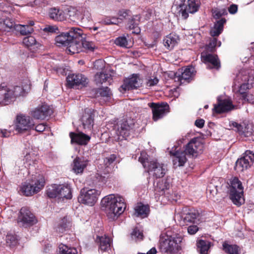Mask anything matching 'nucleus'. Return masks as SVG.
Returning <instances> with one entry per match:
<instances>
[{"label": "nucleus", "mask_w": 254, "mask_h": 254, "mask_svg": "<svg viewBox=\"0 0 254 254\" xmlns=\"http://www.w3.org/2000/svg\"><path fill=\"white\" fill-rule=\"evenodd\" d=\"M83 33L82 32L80 38H77V40H76V42H78V43H80L81 47L80 52L82 51L83 48L86 50L93 52L97 48L96 46L93 42L89 41L83 38Z\"/></svg>", "instance_id": "2f4dec72"}, {"label": "nucleus", "mask_w": 254, "mask_h": 254, "mask_svg": "<svg viewBox=\"0 0 254 254\" xmlns=\"http://www.w3.org/2000/svg\"><path fill=\"white\" fill-rule=\"evenodd\" d=\"M252 83L250 82L247 72L246 71L241 70L234 79L233 91L241 97L245 98L246 91L252 86Z\"/></svg>", "instance_id": "1a4fd4ad"}, {"label": "nucleus", "mask_w": 254, "mask_h": 254, "mask_svg": "<svg viewBox=\"0 0 254 254\" xmlns=\"http://www.w3.org/2000/svg\"><path fill=\"white\" fill-rule=\"evenodd\" d=\"M96 242L99 244V250L102 252L108 251L111 246V240L110 238L104 235V236H97Z\"/></svg>", "instance_id": "c756f323"}, {"label": "nucleus", "mask_w": 254, "mask_h": 254, "mask_svg": "<svg viewBox=\"0 0 254 254\" xmlns=\"http://www.w3.org/2000/svg\"><path fill=\"white\" fill-rule=\"evenodd\" d=\"M201 60L204 63L208 64L211 68L218 69L220 67V63L216 55L202 53Z\"/></svg>", "instance_id": "393cba45"}, {"label": "nucleus", "mask_w": 254, "mask_h": 254, "mask_svg": "<svg viewBox=\"0 0 254 254\" xmlns=\"http://www.w3.org/2000/svg\"><path fill=\"white\" fill-rule=\"evenodd\" d=\"M188 232L190 235H194L198 231V227L196 225H191L188 227Z\"/></svg>", "instance_id": "052dcab7"}, {"label": "nucleus", "mask_w": 254, "mask_h": 254, "mask_svg": "<svg viewBox=\"0 0 254 254\" xmlns=\"http://www.w3.org/2000/svg\"><path fill=\"white\" fill-rule=\"evenodd\" d=\"M155 190L156 194L159 195L158 199L163 203H166L167 201H177L180 197L174 192L170 180L168 179L159 181L155 186Z\"/></svg>", "instance_id": "423d86ee"}, {"label": "nucleus", "mask_w": 254, "mask_h": 254, "mask_svg": "<svg viewBox=\"0 0 254 254\" xmlns=\"http://www.w3.org/2000/svg\"><path fill=\"white\" fill-rule=\"evenodd\" d=\"M199 216V213L198 210L193 208H185L181 215L182 219L186 225H188V223H195Z\"/></svg>", "instance_id": "5701e85b"}, {"label": "nucleus", "mask_w": 254, "mask_h": 254, "mask_svg": "<svg viewBox=\"0 0 254 254\" xmlns=\"http://www.w3.org/2000/svg\"><path fill=\"white\" fill-rule=\"evenodd\" d=\"M148 106L152 109L153 119L157 121L163 118L169 112V106L167 103L158 104L155 103H149Z\"/></svg>", "instance_id": "6ab92c4d"}, {"label": "nucleus", "mask_w": 254, "mask_h": 254, "mask_svg": "<svg viewBox=\"0 0 254 254\" xmlns=\"http://www.w3.org/2000/svg\"><path fill=\"white\" fill-rule=\"evenodd\" d=\"M70 225L69 218L64 217L61 219L55 227L56 231L59 233H63L67 230Z\"/></svg>", "instance_id": "4c0bfd02"}, {"label": "nucleus", "mask_w": 254, "mask_h": 254, "mask_svg": "<svg viewBox=\"0 0 254 254\" xmlns=\"http://www.w3.org/2000/svg\"><path fill=\"white\" fill-rule=\"evenodd\" d=\"M223 249L225 252L228 254H240V248L235 245H229L226 243H224Z\"/></svg>", "instance_id": "49530a36"}, {"label": "nucleus", "mask_w": 254, "mask_h": 254, "mask_svg": "<svg viewBox=\"0 0 254 254\" xmlns=\"http://www.w3.org/2000/svg\"><path fill=\"white\" fill-rule=\"evenodd\" d=\"M46 129V125L44 124H39L35 126H34V129L37 132H42Z\"/></svg>", "instance_id": "0e129e2a"}, {"label": "nucleus", "mask_w": 254, "mask_h": 254, "mask_svg": "<svg viewBox=\"0 0 254 254\" xmlns=\"http://www.w3.org/2000/svg\"><path fill=\"white\" fill-rule=\"evenodd\" d=\"M204 124V121L203 119H198L195 122V125L199 128H201L203 127Z\"/></svg>", "instance_id": "69168bd1"}, {"label": "nucleus", "mask_w": 254, "mask_h": 254, "mask_svg": "<svg viewBox=\"0 0 254 254\" xmlns=\"http://www.w3.org/2000/svg\"><path fill=\"white\" fill-rule=\"evenodd\" d=\"M131 237L132 239L135 241L142 240L143 238V233L137 228H135L133 229V231L131 233Z\"/></svg>", "instance_id": "864d4df0"}, {"label": "nucleus", "mask_w": 254, "mask_h": 254, "mask_svg": "<svg viewBox=\"0 0 254 254\" xmlns=\"http://www.w3.org/2000/svg\"><path fill=\"white\" fill-rule=\"evenodd\" d=\"M159 79L156 77H149L146 79L145 85L147 87L154 86L158 84Z\"/></svg>", "instance_id": "4d7b16f0"}, {"label": "nucleus", "mask_w": 254, "mask_h": 254, "mask_svg": "<svg viewBox=\"0 0 254 254\" xmlns=\"http://www.w3.org/2000/svg\"><path fill=\"white\" fill-rule=\"evenodd\" d=\"M254 161V154L247 150L244 156L237 160L236 162L235 170L237 172H242L250 167Z\"/></svg>", "instance_id": "f3484780"}, {"label": "nucleus", "mask_w": 254, "mask_h": 254, "mask_svg": "<svg viewBox=\"0 0 254 254\" xmlns=\"http://www.w3.org/2000/svg\"><path fill=\"white\" fill-rule=\"evenodd\" d=\"M234 108L232 102L229 99L219 100L218 98V103L214 106L213 111L217 113H222L228 112Z\"/></svg>", "instance_id": "a878e982"}, {"label": "nucleus", "mask_w": 254, "mask_h": 254, "mask_svg": "<svg viewBox=\"0 0 254 254\" xmlns=\"http://www.w3.org/2000/svg\"><path fill=\"white\" fill-rule=\"evenodd\" d=\"M47 194L50 198H57L59 199H68L72 197L71 189L68 185H52L47 190Z\"/></svg>", "instance_id": "9b49d317"}, {"label": "nucleus", "mask_w": 254, "mask_h": 254, "mask_svg": "<svg viewBox=\"0 0 254 254\" xmlns=\"http://www.w3.org/2000/svg\"><path fill=\"white\" fill-rule=\"evenodd\" d=\"M43 0H34L33 1L30 2L28 4V5L32 7L35 6H42V5H43Z\"/></svg>", "instance_id": "e2e57ef3"}, {"label": "nucleus", "mask_w": 254, "mask_h": 254, "mask_svg": "<svg viewBox=\"0 0 254 254\" xmlns=\"http://www.w3.org/2000/svg\"><path fill=\"white\" fill-rule=\"evenodd\" d=\"M112 92L107 87L99 88L96 92V97H101L104 101L107 102L111 98Z\"/></svg>", "instance_id": "e433bc0d"}, {"label": "nucleus", "mask_w": 254, "mask_h": 254, "mask_svg": "<svg viewBox=\"0 0 254 254\" xmlns=\"http://www.w3.org/2000/svg\"><path fill=\"white\" fill-rule=\"evenodd\" d=\"M140 20V16L139 15L133 16L127 23V28L132 30V33L134 34L139 33L140 30L138 27Z\"/></svg>", "instance_id": "f704fd0d"}, {"label": "nucleus", "mask_w": 254, "mask_h": 254, "mask_svg": "<svg viewBox=\"0 0 254 254\" xmlns=\"http://www.w3.org/2000/svg\"><path fill=\"white\" fill-rule=\"evenodd\" d=\"M48 15L51 19L55 21H63L67 19L64 10L59 7H52L49 9Z\"/></svg>", "instance_id": "cd10ccee"}, {"label": "nucleus", "mask_w": 254, "mask_h": 254, "mask_svg": "<svg viewBox=\"0 0 254 254\" xmlns=\"http://www.w3.org/2000/svg\"><path fill=\"white\" fill-rule=\"evenodd\" d=\"M142 80L138 74H133L130 77L124 80L121 88L124 91L137 89L141 86Z\"/></svg>", "instance_id": "aec40b11"}, {"label": "nucleus", "mask_w": 254, "mask_h": 254, "mask_svg": "<svg viewBox=\"0 0 254 254\" xmlns=\"http://www.w3.org/2000/svg\"><path fill=\"white\" fill-rule=\"evenodd\" d=\"M230 198L234 204L240 206L244 203L243 187L239 179L234 177L230 180Z\"/></svg>", "instance_id": "9d476101"}, {"label": "nucleus", "mask_w": 254, "mask_h": 254, "mask_svg": "<svg viewBox=\"0 0 254 254\" xmlns=\"http://www.w3.org/2000/svg\"><path fill=\"white\" fill-rule=\"evenodd\" d=\"M30 90V83L26 80L20 85H0V104L8 105L16 98L24 96Z\"/></svg>", "instance_id": "20e7f679"}, {"label": "nucleus", "mask_w": 254, "mask_h": 254, "mask_svg": "<svg viewBox=\"0 0 254 254\" xmlns=\"http://www.w3.org/2000/svg\"><path fill=\"white\" fill-rule=\"evenodd\" d=\"M45 185V179L42 176H39L35 181L31 183L25 182L22 184L20 190L23 194L30 196L40 191Z\"/></svg>", "instance_id": "ddd939ff"}, {"label": "nucleus", "mask_w": 254, "mask_h": 254, "mask_svg": "<svg viewBox=\"0 0 254 254\" xmlns=\"http://www.w3.org/2000/svg\"><path fill=\"white\" fill-rule=\"evenodd\" d=\"M115 44L122 47H128V41L127 39V37L125 35L117 38L115 40Z\"/></svg>", "instance_id": "3c124183"}, {"label": "nucleus", "mask_w": 254, "mask_h": 254, "mask_svg": "<svg viewBox=\"0 0 254 254\" xmlns=\"http://www.w3.org/2000/svg\"><path fill=\"white\" fill-rule=\"evenodd\" d=\"M88 161L84 158L76 157L72 164V170L76 174H81L88 165Z\"/></svg>", "instance_id": "bb28decb"}, {"label": "nucleus", "mask_w": 254, "mask_h": 254, "mask_svg": "<svg viewBox=\"0 0 254 254\" xmlns=\"http://www.w3.org/2000/svg\"><path fill=\"white\" fill-rule=\"evenodd\" d=\"M34 126L33 120L27 115L18 114L14 121V128L18 133L34 129Z\"/></svg>", "instance_id": "f8f14e48"}, {"label": "nucleus", "mask_w": 254, "mask_h": 254, "mask_svg": "<svg viewBox=\"0 0 254 254\" xmlns=\"http://www.w3.org/2000/svg\"><path fill=\"white\" fill-rule=\"evenodd\" d=\"M23 154H25L24 159H23L24 168H28L33 166L36 161L37 157L32 149L29 148L28 150L26 149L23 151Z\"/></svg>", "instance_id": "c85d7f7f"}, {"label": "nucleus", "mask_w": 254, "mask_h": 254, "mask_svg": "<svg viewBox=\"0 0 254 254\" xmlns=\"http://www.w3.org/2000/svg\"><path fill=\"white\" fill-rule=\"evenodd\" d=\"M67 19L71 21L78 22L79 8L73 7H69L64 10Z\"/></svg>", "instance_id": "58836bf2"}, {"label": "nucleus", "mask_w": 254, "mask_h": 254, "mask_svg": "<svg viewBox=\"0 0 254 254\" xmlns=\"http://www.w3.org/2000/svg\"><path fill=\"white\" fill-rule=\"evenodd\" d=\"M67 84L70 87L81 85L85 86L88 83L87 78L83 74H70L66 77Z\"/></svg>", "instance_id": "412c9836"}, {"label": "nucleus", "mask_w": 254, "mask_h": 254, "mask_svg": "<svg viewBox=\"0 0 254 254\" xmlns=\"http://www.w3.org/2000/svg\"><path fill=\"white\" fill-rule=\"evenodd\" d=\"M232 127L236 128L237 130L240 134L243 135L245 136H248L252 134L251 131L247 130V127H244L243 125L239 124L235 122L231 123Z\"/></svg>", "instance_id": "c03bdc74"}, {"label": "nucleus", "mask_w": 254, "mask_h": 254, "mask_svg": "<svg viewBox=\"0 0 254 254\" xmlns=\"http://www.w3.org/2000/svg\"><path fill=\"white\" fill-rule=\"evenodd\" d=\"M104 24L106 25L118 24L121 21L118 18L115 17H106L103 20Z\"/></svg>", "instance_id": "6e6d98bb"}, {"label": "nucleus", "mask_w": 254, "mask_h": 254, "mask_svg": "<svg viewBox=\"0 0 254 254\" xmlns=\"http://www.w3.org/2000/svg\"><path fill=\"white\" fill-rule=\"evenodd\" d=\"M202 144L197 139H192L186 146L184 151L176 150V148L170 151L173 157V161L174 165L183 166L187 161L186 154L196 157L202 151Z\"/></svg>", "instance_id": "7ed1b4c3"}, {"label": "nucleus", "mask_w": 254, "mask_h": 254, "mask_svg": "<svg viewBox=\"0 0 254 254\" xmlns=\"http://www.w3.org/2000/svg\"><path fill=\"white\" fill-rule=\"evenodd\" d=\"M194 68L193 66H189L186 68L182 73L181 78L182 79L187 80L194 75Z\"/></svg>", "instance_id": "de8ad7c7"}, {"label": "nucleus", "mask_w": 254, "mask_h": 254, "mask_svg": "<svg viewBox=\"0 0 254 254\" xmlns=\"http://www.w3.org/2000/svg\"><path fill=\"white\" fill-rule=\"evenodd\" d=\"M186 0H176L172 7L174 13L186 19L189 13H194L198 11L200 5L199 0H188L187 4L185 3Z\"/></svg>", "instance_id": "39448f33"}, {"label": "nucleus", "mask_w": 254, "mask_h": 254, "mask_svg": "<svg viewBox=\"0 0 254 254\" xmlns=\"http://www.w3.org/2000/svg\"><path fill=\"white\" fill-rule=\"evenodd\" d=\"M182 237L179 235L161 236L159 241V248L162 252L167 254H175L181 249Z\"/></svg>", "instance_id": "6e6552de"}, {"label": "nucleus", "mask_w": 254, "mask_h": 254, "mask_svg": "<svg viewBox=\"0 0 254 254\" xmlns=\"http://www.w3.org/2000/svg\"><path fill=\"white\" fill-rule=\"evenodd\" d=\"M82 30L77 27H71L68 32H63L55 38V42L58 46L67 47L66 50L71 54L80 52L81 47L79 43L76 42L80 38Z\"/></svg>", "instance_id": "f257e3e1"}, {"label": "nucleus", "mask_w": 254, "mask_h": 254, "mask_svg": "<svg viewBox=\"0 0 254 254\" xmlns=\"http://www.w3.org/2000/svg\"><path fill=\"white\" fill-rule=\"evenodd\" d=\"M111 75L105 72L97 73L95 75V80L97 84H102L106 81L110 82Z\"/></svg>", "instance_id": "79ce46f5"}, {"label": "nucleus", "mask_w": 254, "mask_h": 254, "mask_svg": "<svg viewBox=\"0 0 254 254\" xmlns=\"http://www.w3.org/2000/svg\"><path fill=\"white\" fill-rule=\"evenodd\" d=\"M14 30L19 32L22 35L30 34L33 31V28L28 25L16 24L14 27Z\"/></svg>", "instance_id": "a18cd8bd"}, {"label": "nucleus", "mask_w": 254, "mask_h": 254, "mask_svg": "<svg viewBox=\"0 0 254 254\" xmlns=\"http://www.w3.org/2000/svg\"><path fill=\"white\" fill-rule=\"evenodd\" d=\"M134 209L136 216L141 218L146 217L149 211V208L147 205H144L142 204L137 205Z\"/></svg>", "instance_id": "ea45409f"}, {"label": "nucleus", "mask_w": 254, "mask_h": 254, "mask_svg": "<svg viewBox=\"0 0 254 254\" xmlns=\"http://www.w3.org/2000/svg\"><path fill=\"white\" fill-rule=\"evenodd\" d=\"M100 194V191L96 189H90L87 190L82 189L80 191L78 200L80 203L92 206L97 201L98 196Z\"/></svg>", "instance_id": "dca6fc26"}, {"label": "nucleus", "mask_w": 254, "mask_h": 254, "mask_svg": "<svg viewBox=\"0 0 254 254\" xmlns=\"http://www.w3.org/2000/svg\"><path fill=\"white\" fill-rule=\"evenodd\" d=\"M53 113V110L49 105L43 104L32 109L30 112V115L35 119L44 120L50 116Z\"/></svg>", "instance_id": "a211bd4d"}, {"label": "nucleus", "mask_w": 254, "mask_h": 254, "mask_svg": "<svg viewBox=\"0 0 254 254\" xmlns=\"http://www.w3.org/2000/svg\"><path fill=\"white\" fill-rule=\"evenodd\" d=\"M15 25L14 21L9 17L2 16L0 18V29L2 30L9 31L14 30Z\"/></svg>", "instance_id": "7c9ffc66"}, {"label": "nucleus", "mask_w": 254, "mask_h": 254, "mask_svg": "<svg viewBox=\"0 0 254 254\" xmlns=\"http://www.w3.org/2000/svg\"><path fill=\"white\" fill-rule=\"evenodd\" d=\"M129 11L127 10H120L119 12V16L120 18L119 21L123 19L124 18H126L129 15Z\"/></svg>", "instance_id": "680f3d73"}, {"label": "nucleus", "mask_w": 254, "mask_h": 254, "mask_svg": "<svg viewBox=\"0 0 254 254\" xmlns=\"http://www.w3.org/2000/svg\"><path fill=\"white\" fill-rule=\"evenodd\" d=\"M6 242L7 244L10 247L15 245L17 243L15 237L11 235H7L6 236Z\"/></svg>", "instance_id": "13d9d810"}, {"label": "nucleus", "mask_w": 254, "mask_h": 254, "mask_svg": "<svg viewBox=\"0 0 254 254\" xmlns=\"http://www.w3.org/2000/svg\"><path fill=\"white\" fill-rule=\"evenodd\" d=\"M212 14L213 17L216 19H218L222 16L227 14V10L224 8H215L212 9Z\"/></svg>", "instance_id": "5fc2aeb1"}, {"label": "nucleus", "mask_w": 254, "mask_h": 254, "mask_svg": "<svg viewBox=\"0 0 254 254\" xmlns=\"http://www.w3.org/2000/svg\"><path fill=\"white\" fill-rule=\"evenodd\" d=\"M37 222V220L30 209L23 207L21 208L17 219V223L19 226L23 227H30Z\"/></svg>", "instance_id": "2eb2a0df"}, {"label": "nucleus", "mask_w": 254, "mask_h": 254, "mask_svg": "<svg viewBox=\"0 0 254 254\" xmlns=\"http://www.w3.org/2000/svg\"><path fill=\"white\" fill-rule=\"evenodd\" d=\"M101 205L105 210L108 218L111 220L117 219L124 212L126 207L125 199L120 195L114 194L103 197Z\"/></svg>", "instance_id": "f03ea898"}, {"label": "nucleus", "mask_w": 254, "mask_h": 254, "mask_svg": "<svg viewBox=\"0 0 254 254\" xmlns=\"http://www.w3.org/2000/svg\"><path fill=\"white\" fill-rule=\"evenodd\" d=\"M43 30L46 32L57 33L59 31L58 27L56 25H48L45 27Z\"/></svg>", "instance_id": "bf43d9fd"}, {"label": "nucleus", "mask_w": 254, "mask_h": 254, "mask_svg": "<svg viewBox=\"0 0 254 254\" xmlns=\"http://www.w3.org/2000/svg\"><path fill=\"white\" fill-rule=\"evenodd\" d=\"M134 126L133 119L128 118L126 120H122L117 123L115 127V130L117 135L119 136L126 139L133 130Z\"/></svg>", "instance_id": "4468645a"}, {"label": "nucleus", "mask_w": 254, "mask_h": 254, "mask_svg": "<svg viewBox=\"0 0 254 254\" xmlns=\"http://www.w3.org/2000/svg\"><path fill=\"white\" fill-rule=\"evenodd\" d=\"M116 159V155L112 154L104 159V163L105 166V170L104 172L105 174L109 172L110 166L115 161Z\"/></svg>", "instance_id": "8fccbe9b"}, {"label": "nucleus", "mask_w": 254, "mask_h": 254, "mask_svg": "<svg viewBox=\"0 0 254 254\" xmlns=\"http://www.w3.org/2000/svg\"><path fill=\"white\" fill-rule=\"evenodd\" d=\"M211 242L208 241L200 240L197 242L198 251L200 254H207L211 247Z\"/></svg>", "instance_id": "a19ab883"}, {"label": "nucleus", "mask_w": 254, "mask_h": 254, "mask_svg": "<svg viewBox=\"0 0 254 254\" xmlns=\"http://www.w3.org/2000/svg\"><path fill=\"white\" fill-rule=\"evenodd\" d=\"M1 135L3 137H7L11 134V132L7 130V129H1Z\"/></svg>", "instance_id": "774afa93"}, {"label": "nucleus", "mask_w": 254, "mask_h": 254, "mask_svg": "<svg viewBox=\"0 0 254 254\" xmlns=\"http://www.w3.org/2000/svg\"><path fill=\"white\" fill-rule=\"evenodd\" d=\"M138 161L150 175L157 178L162 177L165 175L166 169L164 165L158 163L155 160H149L145 151L141 152Z\"/></svg>", "instance_id": "0eeeda50"}, {"label": "nucleus", "mask_w": 254, "mask_h": 254, "mask_svg": "<svg viewBox=\"0 0 254 254\" xmlns=\"http://www.w3.org/2000/svg\"><path fill=\"white\" fill-rule=\"evenodd\" d=\"M179 41V36L174 34L167 36L163 40L164 46L169 50L172 49Z\"/></svg>", "instance_id": "473e14b6"}, {"label": "nucleus", "mask_w": 254, "mask_h": 254, "mask_svg": "<svg viewBox=\"0 0 254 254\" xmlns=\"http://www.w3.org/2000/svg\"><path fill=\"white\" fill-rule=\"evenodd\" d=\"M226 20L224 18H221L218 20L215 24L213 28L210 31V34L212 37L219 36L222 32L223 25L225 23Z\"/></svg>", "instance_id": "c9c22d12"}, {"label": "nucleus", "mask_w": 254, "mask_h": 254, "mask_svg": "<svg viewBox=\"0 0 254 254\" xmlns=\"http://www.w3.org/2000/svg\"><path fill=\"white\" fill-rule=\"evenodd\" d=\"M60 254H77V251L74 248H68L67 246L61 244L59 246Z\"/></svg>", "instance_id": "09e8293b"}, {"label": "nucleus", "mask_w": 254, "mask_h": 254, "mask_svg": "<svg viewBox=\"0 0 254 254\" xmlns=\"http://www.w3.org/2000/svg\"><path fill=\"white\" fill-rule=\"evenodd\" d=\"M221 43L220 41H218L216 38H213L210 40L209 44L206 46V49L211 52H213L215 50V48L220 47Z\"/></svg>", "instance_id": "603ef678"}, {"label": "nucleus", "mask_w": 254, "mask_h": 254, "mask_svg": "<svg viewBox=\"0 0 254 254\" xmlns=\"http://www.w3.org/2000/svg\"><path fill=\"white\" fill-rule=\"evenodd\" d=\"M78 22L85 24L91 21V15L89 10L85 7L79 8Z\"/></svg>", "instance_id": "72a5a7b5"}, {"label": "nucleus", "mask_w": 254, "mask_h": 254, "mask_svg": "<svg viewBox=\"0 0 254 254\" xmlns=\"http://www.w3.org/2000/svg\"><path fill=\"white\" fill-rule=\"evenodd\" d=\"M94 116L93 111L90 109H86L81 119L83 128L86 129L85 131H91L94 123Z\"/></svg>", "instance_id": "4be33fe9"}, {"label": "nucleus", "mask_w": 254, "mask_h": 254, "mask_svg": "<svg viewBox=\"0 0 254 254\" xmlns=\"http://www.w3.org/2000/svg\"><path fill=\"white\" fill-rule=\"evenodd\" d=\"M237 6L235 4L231 5L228 9L229 12L231 14H235L237 11Z\"/></svg>", "instance_id": "338daca9"}, {"label": "nucleus", "mask_w": 254, "mask_h": 254, "mask_svg": "<svg viewBox=\"0 0 254 254\" xmlns=\"http://www.w3.org/2000/svg\"><path fill=\"white\" fill-rule=\"evenodd\" d=\"M69 136L72 144L75 143L81 145H86L91 138L89 135L82 132H71L69 133Z\"/></svg>", "instance_id": "b1692460"}, {"label": "nucleus", "mask_w": 254, "mask_h": 254, "mask_svg": "<svg viewBox=\"0 0 254 254\" xmlns=\"http://www.w3.org/2000/svg\"><path fill=\"white\" fill-rule=\"evenodd\" d=\"M23 43L27 47H33L34 49H38L41 46V44L32 36L25 37L23 40Z\"/></svg>", "instance_id": "37998d69"}]
</instances>
